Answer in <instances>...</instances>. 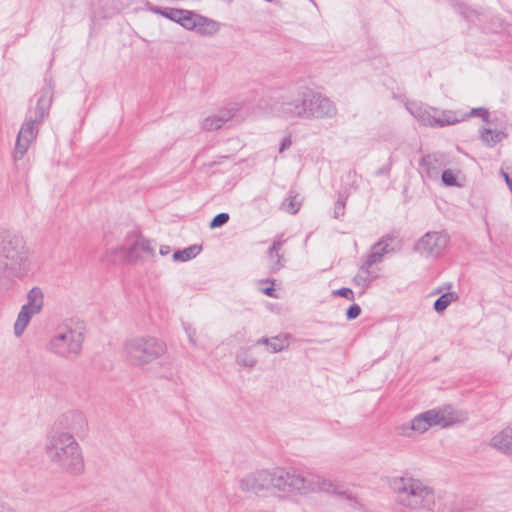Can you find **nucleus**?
Wrapping results in <instances>:
<instances>
[{"label":"nucleus","instance_id":"7ed1b4c3","mask_svg":"<svg viewBox=\"0 0 512 512\" xmlns=\"http://www.w3.org/2000/svg\"><path fill=\"white\" fill-rule=\"evenodd\" d=\"M44 450L49 461L61 471L80 475L84 471V458L76 438L68 432L53 430L46 436Z\"/></svg>","mask_w":512,"mask_h":512},{"label":"nucleus","instance_id":"f8f14e48","mask_svg":"<svg viewBox=\"0 0 512 512\" xmlns=\"http://www.w3.org/2000/svg\"><path fill=\"white\" fill-rule=\"evenodd\" d=\"M113 253L129 263H134L138 260L153 258L155 256V249L151 246V242L148 239L138 236L129 248L120 246L115 248Z\"/></svg>","mask_w":512,"mask_h":512},{"label":"nucleus","instance_id":"a211bd4d","mask_svg":"<svg viewBox=\"0 0 512 512\" xmlns=\"http://www.w3.org/2000/svg\"><path fill=\"white\" fill-rule=\"evenodd\" d=\"M234 115L231 109H222L217 113L207 116L201 122V128L205 131H213L221 128L224 123L229 121Z\"/></svg>","mask_w":512,"mask_h":512},{"label":"nucleus","instance_id":"f257e3e1","mask_svg":"<svg viewBox=\"0 0 512 512\" xmlns=\"http://www.w3.org/2000/svg\"><path fill=\"white\" fill-rule=\"evenodd\" d=\"M239 487L243 492L257 496H267L275 492L287 496L303 495L317 489L328 490L298 470L280 467L250 472L239 480Z\"/></svg>","mask_w":512,"mask_h":512},{"label":"nucleus","instance_id":"4c0bfd02","mask_svg":"<svg viewBox=\"0 0 512 512\" xmlns=\"http://www.w3.org/2000/svg\"><path fill=\"white\" fill-rule=\"evenodd\" d=\"M397 431L400 435L410 437L414 431L411 427V421L408 423H403L397 427Z\"/></svg>","mask_w":512,"mask_h":512},{"label":"nucleus","instance_id":"79ce46f5","mask_svg":"<svg viewBox=\"0 0 512 512\" xmlns=\"http://www.w3.org/2000/svg\"><path fill=\"white\" fill-rule=\"evenodd\" d=\"M341 496H345L347 500L350 502V505L353 507H357L358 501L355 497H353L351 494H347L346 492L341 493Z\"/></svg>","mask_w":512,"mask_h":512},{"label":"nucleus","instance_id":"58836bf2","mask_svg":"<svg viewBox=\"0 0 512 512\" xmlns=\"http://www.w3.org/2000/svg\"><path fill=\"white\" fill-rule=\"evenodd\" d=\"M184 328H185L186 334L189 338V342L193 346H195L196 345V339H195L196 330L194 328H192L190 325H185Z\"/></svg>","mask_w":512,"mask_h":512},{"label":"nucleus","instance_id":"2f4dec72","mask_svg":"<svg viewBox=\"0 0 512 512\" xmlns=\"http://www.w3.org/2000/svg\"><path fill=\"white\" fill-rule=\"evenodd\" d=\"M236 361L238 364L249 368H253L257 363V360L246 352L238 354Z\"/></svg>","mask_w":512,"mask_h":512},{"label":"nucleus","instance_id":"39448f33","mask_svg":"<svg viewBox=\"0 0 512 512\" xmlns=\"http://www.w3.org/2000/svg\"><path fill=\"white\" fill-rule=\"evenodd\" d=\"M52 104V89L44 87L37 95L35 108H29L26 118L17 135L13 159L15 162L23 159L31 143L36 139L39 126L49 115Z\"/></svg>","mask_w":512,"mask_h":512},{"label":"nucleus","instance_id":"20e7f679","mask_svg":"<svg viewBox=\"0 0 512 512\" xmlns=\"http://www.w3.org/2000/svg\"><path fill=\"white\" fill-rule=\"evenodd\" d=\"M394 503L401 512L441 510L432 488L412 477H396L390 482Z\"/></svg>","mask_w":512,"mask_h":512},{"label":"nucleus","instance_id":"dca6fc26","mask_svg":"<svg viewBox=\"0 0 512 512\" xmlns=\"http://www.w3.org/2000/svg\"><path fill=\"white\" fill-rule=\"evenodd\" d=\"M406 109L422 125L432 127L435 108L419 102H408L406 103Z\"/></svg>","mask_w":512,"mask_h":512},{"label":"nucleus","instance_id":"a878e982","mask_svg":"<svg viewBox=\"0 0 512 512\" xmlns=\"http://www.w3.org/2000/svg\"><path fill=\"white\" fill-rule=\"evenodd\" d=\"M458 299V295L454 292H447L442 294L433 305L436 312H443L453 301Z\"/></svg>","mask_w":512,"mask_h":512},{"label":"nucleus","instance_id":"9d476101","mask_svg":"<svg viewBox=\"0 0 512 512\" xmlns=\"http://www.w3.org/2000/svg\"><path fill=\"white\" fill-rule=\"evenodd\" d=\"M337 114V107L332 100L308 88L305 119L332 118Z\"/></svg>","mask_w":512,"mask_h":512},{"label":"nucleus","instance_id":"b1692460","mask_svg":"<svg viewBox=\"0 0 512 512\" xmlns=\"http://www.w3.org/2000/svg\"><path fill=\"white\" fill-rule=\"evenodd\" d=\"M481 140L488 146H494L499 143L506 134L502 131H493L488 128H483L480 131Z\"/></svg>","mask_w":512,"mask_h":512},{"label":"nucleus","instance_id":"0eeeda50","mask_svg":"<svg viewBox=\"0 0 512 512\" xmlns=\"http://www.w3.org/2000/svg\"><path fill=\"white\" fill-rule=\"evenodd\" d=\"M125 351L131 364L144 366L166 352V344L155 337H137L126 341Z\"/></svg>","mask_w":512,"mask_h":512},{"label":"nucleus","instance_id":"a18cd8bd","mask_svg":"<svg viewBox=\"0 0 512 512\" xmlns=\"http://www.w3.org/2000/svg\"><path fill=\"white\" fill-rule=\"evenodd\" d=\"M171 252V248L170 246L168 245H162L159 249V253L162 255V256H166L168 255L169 253Z\"/></svg>","mask_w":512,"mask_h":512},{"label":"nucleus","instance_id":"393cba45","mask_svg":"<svg viewBox=\"0 0 512 512\" xmlns=\"http://www.w3.org/2000/svg\"><path fill=\"white\" fill-rule=\"evenodd\" d=\"M150 11L155 14L162 15L176 23H179L181 15L184 13V9L177 8H161L159 6L150 7Z\"/></svg>","mask_w":512,"mask_h":512},{"label":"nucleus","instance_id":"6ab92c4d","mask_svg":"<svg viewBox=\"0 0 512 512\" xmlns=\"http://www.w3.org/2000/svg\"><path fill=\"white\" fill-rule=\"evenodd\" d=\"M389 244L383 237L378 242L372 245L370 252L363 260L362 264L372 269V266L383 261L385 254L389 253Z\"/></svg>","mask_w":512,"mask_h":512},{"label":"nucleus","instance_id":"412c9836","mask_svg":"<svg viewBox=\"0 0 512 512\" xmlns=\"http://www.w3.org/2000/svg\"><path fill=\"white\" fill-rule=\"evenodd\" d=\"M283 244L284 240L278 239L268 249V258L271 263L270 270L273 273L278 272L284 267V256L280 253Z\"/></svg>","mask_w":512,"mask_h":512},{"label":"nucleus","instance_id":"c03bdc74","mask_svg":"<svg viewBox=\"0 0 512 512\" xmlns=\"http://www.w3.org/2000/svg\"><path fill=\"white\" fill-rule=\"evenodd\" d=\"M262 292L269 297H276L275 289L272 286L262 289Z\"/></svg>","mask_w":512,"mask_h":512},{"label":"nucleus","instance_id":"aec40b11","mask_svg":"<svg viewBox=\"0 0 512 512\" xmlns=\"http://www.w3.org/2000/svg\"><path fill=\"white\" fill-rule=\"evenodd\" d=\"M377 278V271L367 267L364 264H361L358 273L353 278V283L355 286L360 287L362 289V293H364L369 285Z\"/></svg>","mask_w":512,"mask_h":512},{"label":"nucleus","instance_id":"473e14b6","mask_svg":"<svg viewBox=\"0 0 512 512\" xmlns=\"http://www.w3.org/2000/svg\"><path fill=\"white\" fill-rule=\"evenodd\" d=\"M411 427L417 433H424L427 431V427L425 426V417L421 415V413L415 416L411 420Z\"/></svg>","mask_w":512,"mask_h":512},{"label":"nucleus","instance_id":"c756f323","mask_svg":"<svg viewBox=\"0 0 512 512\" xmlns=\"http://www.w3.org/2000/svg\"><path fill=\"white\" fill-rule=\"evenodd\" d=\"M347 195L344 193H339L338 199L334 205L333 216L335 219H341L345 215V207H346Z\"/></svg>","mask_w":512,"mask_h":512},{"label":"nucleus","instance_id":"1a4fd4ad","mask_svg":"<svg viewBox=\"0 0 512 512\" xmlns=\"http://www.w3.org/2000/svg\"><path fill=\"white\" fill-rule=\"evenodd\" d=\"M44 305V294L40 287L35 286L27 293V303L24 304L14 324V334L20 337L28 326L31 318L38 314Z\"/></svg>","mask_w":512,"mask_h":512},{"label":"nucleus","instance_id":"4be33fe9","mask_svg":"<svg viewBox=\"0 0 512 512\" xmlns=\"http://www.w3.org/2000/svg\"><path fill=\"white\" fill-rule=\"evenodd\" d=\"M463 119L464 117L459 118L456 112L450 110L441 111L435 109L434 119L432 120V127H444L448 125H454Z\"/></svg>","mask_w":512,"mask_h":512},{"label":"nucleus","instance_id":"6e6552de","mask_svg":"<svg viewBox=\"0 0 512 512\" xmlns=\"http://www.w3.org/2000/svg\"><path fill=\"white\" fill-rule=\"evenodd\" d=\"M307 91V87H299L294 91L279 96L270 106L271 113L274 116L285 119H305Z\"/></svg>","mask_w":512,"mask_h":512},{"label":"nucleus","instance_id":"2eb2a0df","mask_svg":"<svg viewBox=\"0 0 512 512\" xmlns=\"http://www.w3.org/2000/svg\"><path fill=\"white\" fill-rule=\"evenodd\" d=\"M425 417V426L427 430L432 426L449 427L451 426L455 418L452 413H447L444 410L431 409L421 413Z\"/></svg>","mask_w":512,"mask_h":512},{"label":"nucleus","instance_id":"9b49d317","mask_svg":"<svg viewBox=\"0 0 512 512\" xmlns=\"http://www.w3.org/2000/svg\"><path fill=\"white\" fill-rule=\"evenodd\" d=\"M449 236L445 232H427L415 244V250L426 256L437 258L446 250Z\"/></svg>","mask_w":512,"mask_h":512},{"label":"nucleus","instance_id":"49530a36","mask_svg":"<svg viewBox=\"0 0 512 512\" xmlns=\"http://www.w3.org/2000/svg\"><path fill=\"white\" fill-rule=\"evenodd\" d=\"M269 343H270V338L263 337V338L259 339L256 344H258V345L264 344V345L269 346Z\"/></svg>","mask_w":512,"mask_h":512},{"label":"nucleus","instance_id":"f704fd0d","mask_svg":"<svg viewBox=\"0 0 512 512\" xmlns=\"http://www.w3.org/2000/svg\"><path fill=\"white\" fill-rule=\"evenodd\" d=\"M442 182L446 186H456L457 185V178L454 175V173L451 170H444L442 172Z\"/></svg>","mask_w":512,"mask_h":512},{"label":"nucleus","instance_id":"cd10ccee","mask_svg":"<svg viewBox=\"0 0 512 512\" xmlns=\"http://www.w3.org/2000/svg\"><path fill=\"white\" fill-rule=\"evenodd\" d=\"M300 206L301 203L297 200V195H293L292 191H290L288 197L283 201L281 208L290 214H296Z\"/></svg>","mask_w":512,"mask_h":512},{"label":"nucleus","instance_id":"c85d7f7f","mask_svg":"<svg viewBox=\"0 0 512 512\" xmlns=\"http://www.w3.org/2000/svg\"><path fill=\"white\" fill-rule=\"evenodd\" d=\"M435 162H437L434 155L423 156L419 162L420 167L426 172L428 177L433 176V172L437 174Z\"/></svg>","mask_w":512,"mask_h":512},{"label":"nucleus","instance_id":"e433bc0d","mask_svg":"<svg viewBox=\"0 0 512 512\" xmlns=\"http://www.w3.org/2000/svg\"><path fill=\"white\" fill-rule=\"evenodd\" d=\"M361 314V307L358 304H352L346 311L348 320L356 319Z\"/></svg>","mask_w":512,"mask_h":512},{"label":"nucleus","instance_id":"423d86ee","mask_svg":"<svg viewBox=\"0 0 512 512\" xmlns=\"http://www.w3.org/2000/svg\"><path fill=\"white\" fill-rule=\"evenodd\" d=\"M85 331L83 322L63 323L50 337L46 350L63 359H74L81 355Z\"/></svg>","mask_w":512,"mask_h":512},{"label":"nucleus","instance_id":"ddd939ff","mask_svg":"<svg viewBox=\"0 0 512 512\" xmlns=\"http://www.w3.org/2000/svg\"><path fill=\"white\" fill-rule=\"evenodd\" d=\"M60 424L66 432L71 433L74 437H80L87 431L88 423L82 412L69 411L62 415Z\"/></svg>","mask_w":512,"mask_h":512},{"label":"nucleus","instance_id":"c9c22d12","mask_svg":"<svg viewBox=\"0 0 512 512\" xmlns=\"http://www.w3.org/2000/svg\"><path fill=\"white\" fill-rule=\"evenodd\" d=\"M333 295L344 297L348 300H354V293L348 287H342L340 289L334 290Z\"/></svg>","mask_w":512,"mask_h":512},{"label":"nucleus","instance_id":"5701e85b","mask_svg":"<svg viewBox=\"0 0 512 512\" xmlns=\"http://www.w3.org/2000/svg\"><path fill=\"white\" fill-rule=\"evenodd\" d=\"M202 250L199 245H191L183 250H178L173 253V260L175 262H186L195 258Z\"/></svg>","mask_w":512,"mask_h":512},{"label":"nucleus","instance_id":"ea45409f","mask_svg":"<svg viewBox=\"0 0 512 512\" xmlns=\"http://www.w3.org/2000/svg\"><path fill=\"white\" fill-rule=\"evenodd\" d=\"M291 144H292L291 135L285 136L281 141L279 152L281 153V152L285 151L286 149H288L291 146Z\"/></svg>","mask_w":512,"mask_h":512},{"label":"nucleus","instance_id":"4468645a","mask_svg":"<svg viewBox=\"0 0 512 512\" xmlns=\"http://www.w3.org/2000/svg\"><path fill=\"white\" fill-rule=\"evenodd\" d=\"M178 24L188 30L197 29V31L201 34L207 33L206 26L215 25L213 21L208 20L206 17L200 16L188 10H184V13L181 15Z\"/></svg>","mask_w":512,"mask_h":512},{"label":"nucleus","instance_id":"f3484780","mask_svg":"<svg viewBox=\"0 0 512 512\" xmlns=\"http://www.w3.org/2000/svg\"><path fill=\"white\" fill-rule=\"evenodd\" d=\"M489 444L501 453L512 456V427L508 426L495 434Z\"/></svg>","mask_w":512,"mask_h":512},{"label":"nucleus","instance_id":"37998d69","mask_svg":"<svg viewBox=\"0 0 512 512\" xmlns=\"http://www.w3.org/2000/svg\"><path fill=\"white\" fill-rule=\"evenodd\" d=\"M0 512H15V511L9 504L0 501Z\"/></svg>","mask_w":512,"mask_h":512},{"label":"nucleus","instance_id":"a19ab883","mask_svg":"<svg viewBox=\"0 0 512 512\" xmlns=\"http://www.w3.org/2000/svg\"><path fill=\"white\" fill-rule=\"evenodd\" d=\"M501 175L505 179L507 186L509 187L510 191L512 192V175H510L509 173H507L503 170H501Z\"/></svg>","mask_w":512,"mask_h":512},{"label":"nucleus","instance_id":"f03ea898","mask_svg":"<svg viewBox=\"0 0 512 512\" xmlns=\"http://www.w3.org/2000/svg\"><path fill=\"white\" fill-rule=\"evenodd\" d=\"M30 269V249L25 239L8 230L0 231V290H10Z\"/></svg>","mask_w":512,"mask_h":512},{"label":"nucleus","instance_id":"bb28decb","mask_svg":"<svg viewBox=\"0 0 512 512\" xmlns=\"http://www.w3.org/2000/svg\"><path fill=\"white\" fill-rule=\"evenodd\" d=\"M288 339H289V336H287V335L286 336L278 335V336L270 338V343L268 346L270 352L278 353L283 350H286L289 347Z\"/></svg>","mask_w":512,"mask_h":512},{"label":"nucleus","instance_id":"de8ad7c7","mask_svg":"<svg viewBox=\"0 0 512 512\" xmlns=\"http://www.w3.org/2000/svg\"><path fill=\"white\" fill-rule=\"evenodd\" d=\"M267 2H272L273 0H266Z\"/></svg>","mask_w":512,"mask_h":512},{"label":"nucleus","instance_id":"72a5a7b5","mask_svg":"<svg viewBox=\"0 0 512 512\" xmlns=\"http://www.w3.org/2000/svg\"><path fill=\"white\" fill-rule=\"evenodd\" d=\"M467 116L480 117L484 122L488 123L490 114L486 108L477 107V108L471 109V111L469 112V114Z\"/></svg>","mask_w":512,"mask_h":512},{"label":"nucleus","instance_id":"7c9ffc66","mask_svg":"<svg viewBox=\"0 0 512 512\" xmlns=\"http://www.w3.org/2000/svg\"><path fill=\"white\" fill-rule=\"evenodd\" d=\"M229 219H230V216L228 213H226V212L219 213L213 217V219L211 220V222L209 224V227L211 229L219 228V227L225 225L229 221Z\"/></svg>","mask_w":512,"mask_h":512}]
</instances>
